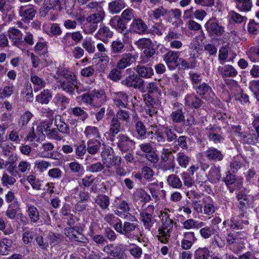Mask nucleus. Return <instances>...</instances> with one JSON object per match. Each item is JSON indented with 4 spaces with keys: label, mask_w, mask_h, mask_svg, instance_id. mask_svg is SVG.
I'll return each instance as SVG.
<instances>
[{
    "label": "nucleus",
    "mask_w": 259,
    "mask_h": 259,
    "mask_svg": "<svg viewBox=\"0 0 259 259\" xmlns=\"http://www.w3.org/2000/svg\"><path fill=\"white\" fill-rule=\"evenodd\" d=\"M113 227L117 232L124 235L127 239L134 240L137 238L135 231L139 229V225L134 222L125 221L122 223L119 220L113 225Z\"/></svg>",
    "instance_id": "f257e3e1"
},
{
    "label": "nucleus",
    "mask_w": 259,
    "mask_h": 259,
    "mask_svg": "<svg viewBox=\"0 0 259 259\" xmlns=\"http://www.w3.org/2000/svg\"><path fill=\"white\" fill-rule=\"evenodd\" d=\"M154 134L159 143H163L166 141L170 143L176 142L177 139V136L172 126L167 125H163L161 128L157 129Z\"/></svg>",
    "instance_id": "f03ea898"
},
{
    "label": "nucleus",
    "mask_w": 259,
    "mask_h": 259,
    "mask_svg": "<svg viewBox=\"0 0 259 259\" xmlns=\"http://www.w3.org/2000/svg\"><path fill=\"white\" fill-rule=\"evenodd\" d=\"M176 166L175 156L173 152L163 148L161 152L160 167L164 171L174 170Z\"/></svg>",
    "instance_id": "7ed1b4c3"
},
{
    "label": "nucleus",
    "mask_w": 259,
    "mask_h": 259,
    "mask_svg": "<svg viewBox=\"0 0 259 259\" xmlns=\"http://www.w3.org/2000/svg\"><path fill=\"white\" fill-rule=\"evenodd\" d=\"M204 26L208 35L212 38L221 36L225 32L224 27L220 24L219 21L214 17L209 19Z\"/></svg>",
    "instance_id": "20e7f679"
},
{
    "label": "nucleus",
    "mask_w": 259,
    "mask_h": 259,
    "mask_svg": "<svg viewBox=\"0 0 259 259\" xmlns=\"http://www.w3.org/2000/svg\"><path fill=\"white\" fill-rule=\"evenodd\" d=\"M117 139V147L122 153L132 151L135 149V142L126 135L120 134Z\"/></svg>",
    "instance_id": "39448f33"
},
{
    "label": "nucleus",
    "mask_w": 259,
    "mask_h": 259,
    "mask_svg": "<svg viewBox=\"0 0 259 259\" xmlns=\"http://www.w3.org/2000/svg\"><path fill=\"white\" fill-rule=\"evenodd\" d=\"M154 206L153 205H149L146 209L140 212V217L141 222L146 229L150 230L155 222L153 212Z\"/></svg>",
    "instance_id": "423d86ee"
},
{
    "label": "nucleus",
    "mask_w": 259,
    "mask_h": 259,
    "mask_svg": "<svg viewBox=\"0 0 259 259\" xmlns=\"http://www.w3.org/2000/svg\"><path fill=\"white\" fill-rule=\"evenodd\" d=\"M135 44L138 49L144 50V54L147 58L152 57L155 53L154 45L150 38H140L135 42Z\"/></svg>",
    "instance_id": "0eeeda50"
},
{
    "label": "nucleus",
    "mask_w": 259,
    "mask_h": 259,
    "mask_svg": "<svg viewBox=\"0 0 259 259\" xmlns=\"http://www.w3.org/2000/svg\"><path fill=\"white\" fill-rule=\"evenodd\" d=\"M144 80L138 77L134 72L122 79L121 83L127 88L141 90L144 85Z\"/></svg>",
    "instance_id": "6e6552de"
},
{
    "label": "nucleus",
    "mask_w": 259,
    "mask_h": 259,
    "mask_svg": "<svg viewBox=\"0 0 259 259\" xmlns=\"http://www.w3.org/2000/svg\"><path fill=\"white\" fill-rule=\"evenodd\" d=\"M130 210V207L128 203L125 200H120L117 204L115 213L120 217L127 219L130 221H136V217L128 212Z\"/></svg>",
    "instance_id": "1a4fd4ad"
},
{
    "label": "nucleus",
    "mask_w": 259,
    "mask_h": 259,
    "mask_svg": "<svg viewBox=\"0 0 259 259\" xmlns=\"http://www.w3.org/2000/svg\"><path fill=\"white\" fill-rule=\"evenodd\" d=\"M174 222L162 223L161 226L158 230L157 237L159 241L163 243H167L173 228Z\"/></svg>",
    "instance_id": "9d476101"
},
{
    "label": "nucleus",
    "mask_w": 259,
    "mask_h": 259,
    "mask_svg": "<svg viewBox=\"0 0 259 259\" xmlns=\"http://www.w3.org/2000/svg\"><path fill=\"white\" fill-rule=\"evenodd\" d=\"M109 25L114 28L118 33H121L124 36H126L129 33V30L127 28V22L119 16H115L111 18L109 23Z\"/></svg>",
    "instance_id": "9b49d317"
},
{
    "label": "nucleus",
    "mask_w": 259,
    "mask_h": 259,
    "mask_svg": "<svg viewBox=\"0 0 259 259\" xmlns=\"http://www.w3.org/2000/svg\"><path fill=\"white\" fill-rule=\"evenodd\" d=\"M18 13L24 22L29 23L34 18L36 10L32 5L22 6L19 7Z\"/></svg>",
    "instance_id": "f8f14e48"
},
{
    "label": "nucleus",
    "mask_w": 259,
    "mask_h": 259,
    "mask_svg": "<svg viewBox=\"0 0 259 259\" xmlns=\"http://www.w3.org/2000/svg\"><path fill=\"white\" fill-rule=\"evenodd\" d=\"M183 105L178 102L173 104L172 111L170 115V119L175 123H180L185 121Z\"/></svg>",
    "instance_id": "ddd939ff"
},
{
    "label": "nucleus",
    "mask_w": 259,
    "mask_h": 259,
    "mask_svg": "<svg viewBox=\"0 0 259 259\" xmlns=\"http://www.w3.org/2000/svg\"><path fill=\"white\" fill-rule=\"evenodd\" d=\"M195 89L197 94L208 101H211L215 97L211 88L205 82L196 86Z\"/></svg>",
    "instance_id": "4468645a"
},
{
    "label": "nucleus",
    "mask_w": 259,
    "mask_h": 259,
    "mask_svg": "<svg viewBox=\"0 0 259 259\" xmlns=\"http://www.w3.org/2000/svg\"><path fill=\"white\" fill-rule=\"evenodd\" d=\"M137 58L138 55L135 53L123 54L117 62L116 67L119 69H123L135 62Z\"/></svg>",
    "instance_id": "2eb2a0df"
},
{
    "label": "nucleus",
    "mask_w": 259,
    "mask_h": 259,
    "mask_svg": "<svg viewBox=\"0 0 259 259\" xmlns=\"http://www.w3.org/2000/svg\"><path fill=\"white\" fill-rule=\"evenodd\" d=\"M113 36V32L104 24L100 25V27L95 35V37L105 44H108L109 39Z\"/></svg>",
    "instance_id": "dca6fc26"
},
{
    "label": "nucleus",
    "mask_w": 259,
    "mask_h": 259,
    "mask_svg": "<svg viewBox=\"0 0 259 259\" xmlns=\"http://www.w3.org/2000/svg\"><path fill=\"white\" fill-rule=\"evenodd\" d=\"M179 52L169 51L163 56L167 67L169 70H174L178 67Z\"/></svg>",
    "instance_id": "f3484780"
},
{
    "label": "nucleus",
    "mask_w": 259,
    "mask_h": 259,
    "mask_svg": "<svg viewBox=\"0 0 259 259\" xmlns=\"http://www.w3.org/2000/svg\"><path fill=\"white\" fill-rule=\"evenodd\" d=\"M148 27L146 23L140 18L134 19L130 26L131 32L139 35L146 33Z\"/></svg>",
    "instance_id": "a211bd4d"
},
{
    "label": "nucleus",
    "mask_w": 259,
    "mask_h": 259,
    "mask_svg": "<svg viewBox=\"0 0 259 259\" xmlns=\"http://www.w3.org/2000/svg\"><path fill=\"white\" fill-rule=\"evenodd\" d=\"M143 99L145 103L144 110L146 114L150 117L156 115L157 113V110L155 106L156 102L154 99L149 94H144Z\"/></svg>",
    "instance_id": "6ab92c4d"
},
{
    "label": "nucleus",
    "mask_w": 259,
    "mask_h": 259,
    "mask_svg": "<svg viewBox=\"0 0 259 259\" xmlns=\"http://www.w3.org/2000/svg\"><path fill=\"white\" fill-rule=\"evenodd\" d=\"M60 1L61 0H45L44 5L40 12L41 16H46L52 9L61 11L62 10V7Z\"/></svg>",
    "instance_id": "aec40b11"
},
{
    "label": "nucleus",
    "mask_w": 259,
    "mask_h": 259,
    "mask_svg": "<svg viewBox=\"0 0 259 259\" xmlns=\"http://www.w3.org/2000/svg\"><path fill=\"white\" fill-rule=\"evenodd\" d=\"M180 36V34L170 31L168 32L164 39L166 42L169 43L170 48L179 50L183 47L182 42L181 40H178Z\"/></svg>",
    "instance_id": "412c9836"
},
{
    "label": "nucleus",
    "mask_w": 259,
    "mask_h": 259,
    "mask_svg": "<svg viewBox=\"0 0 259 259\" xmlns=\"http://www.w3.org/2000/svg\"><path fill=\"white\" fill-rule=\"evenodd\" d=\"M58 88L66 93L70 96L74 95L77 80H62L58 81Z\"/></svg>",
    "instance_id": "4be33fe9"
},
{
    "label": "nucleus",
    "mask_w": 259,
    "mask_h": 259,
    "mask_svg": "<svg viewBox=\"0 0 259 259\" xmlns=\"http://www.w3.org/2000/svg\"><path fill=\"white\" fill-rule=\"evenodd\" d=\"M203 156L205 157L208 160L214 162L221 161L224 158V155L221 151L214 147H209L206 151L202 153Z\"/></svg>",
    "instance_id": "5701e85b"
},
{
    "label": "nucleus",
    "mask_w": 259,
    "mask_h": 259,
    "mask_svg": "<svg viewBox=\"0 0 259 259\" xmlns=\"http://www.w3.org/2000/svg\"><path fill=\"white\" fill-rule=\"evenodd\" d=\"M125 50L124 42L119 39L113 40L110 44V54L112 57L119 56Z\"/></svg>",
    "instance_id": "b1692460"
},
{
    "label": "nucleus",
    "mask_w": 259,
    "mask_h": 259,
    "mask_svg": "<svg viewBox=\"0 0 259 259\" xmlns=\"http://www.w3.org/2000/svg\"><path fill=\"white\" fill-rule=\"evenodd\" d=\"M109 137L111 141L114 140L116 135L119 133L122 130L121 123L117 118L112 117L109 123Z\"/></svg>",
    "instance_id": "393cba45"
},
{
    "label": "nucleus",
    "mask_w": 259,
    "mask_h": 259,
    "mask_svg": "<svg viewBox=\"0 0 259 259\" xmlns=\"http://www.w3.org/2000/svg\"><path fill=\"white\" fill-rule=\"evenodd\" d=\"M64 232L67 237L75 241L84 242L87 239L82 234L75 230L74 228L72 227L64 229Z\"/></svg>",
    "instance_id": "a878e982"
},
{
    "label": "nucleus",
    "mask_w": 259,
    "mask_h": 259,
    "mask_svg": "<svg viewBox=\"0 0 259 259\" xmlns=\"http://www.w3.org/2000/svg\"><path fill=\"white\" fill-rule=\"evenodd\" d=\"M218 71L223 78L235 77L238 74L236 69L230 65L219 66Z\"/></svg>",
    "instance_id": "bb28decb"
},
{
    "label": "nucleus",
    "mask_w": 259,
    "mask_h": 259,
    "mask_svg": "<svg viewBox=\"0 0 259 259\" xmlns=\"http://www.w3.org/2000/svg\"><path fill=\"white\" fill-rule=\"evenodd\" d=\"M135 70L136 71L138 77L141 78H149L154 75L153 69L148 66L138 65L135 67Z\"/></svg>",
    "instance_id": "cd10ccee"
},
{
    "label": "nucleus",
    "mask_w": 259,
    "mask_h": 259,
    "mask_svg": "<svg viewBox=\"0 0 259 259\" xmlns=\"http://www.w3.org/2000/svg\"><path fill=\"white\" fill-rule=\"evenodd\" d=\"M17 159L16 155L11 154L9 157L8 160L6 161L5 164L4 163V167H7V171L12 176H16L18 174V171L16 170V165L15 164Z\"/></svg>",
    "instance_id": "c85d7f7f"
},
{
    "label": "nucleus",
    "mask_w": 259,
    "mask_h": 259,
    "mask_svg": "<svg viewBox=\"0 0 259 259\" xmlns=\"http://www.w3.org/2000/svg\"><path fill=\"white\" fill-rule=\"evenodd\" d=\"M151 199V196L143 189H139L134 193L135 201H139L143 206L150 202Z\"/></svg>",
    "instance_id": "c756f323"
},
{
    "label": "nucleus",
    "mask_w": 259,
    "mask_h": 259,
    "mask_svg": "<svg viewBox=\"0 0 259 259\" xmlns=\"http://www.w3.org/2000/svg\"><path fill=\"white\" fill-rule=\"evenodd\" d=\"M185 100L186 105L195 109L200 108L203 104L202 100L193 94L187 95Z\"/></svg>",
    "instance_id": "7c9ffc66"
},
{
    "label": "nucleus",
    "mask_w": 259,
    "mask_h": 259,
    "mask_svg": "<svg viewBox=\"0 0 259 259\" xmlns=\"http://www.w3.org/2000/svg\"><path fill=\"white\" fill-rule=\"evenodd\" d=\"M8 33L9 38L13 41L14 45L18 46L22 44V33L20 30L13 27L9 29Z\"/></svg>",
    "instance_id": "2f4dec72"
},
{
    "label": "nucleus",
    "mask_w": 259,
    "mask_h": 259,
    "mask_svg": "<svg viewBox=\"0 0 259 259\" xmlns=\"http://www.w3.org/2000/svg\"><path fill=\"white\" fill-rule=\"evenodd\" d=\"M105 16V12L103 9L97 10L92 14L86 18V21L88 23H94L98 24L102 22Z\"/></svg>",
    "instance_id": "473e14b6"
},
{
    "label": "nucleus",
    "mask_w": 259,
    "mask_h": 259,
    "mask_svg": "<svg viewBox=\"0 0 259 259\" xmlns=\"http://www.w3.org/2000/svg\"><path fill=\"white\" fill-rule=\"evenodd\" d=\"M94 106H99L103 104L107 100L105 93L103 90H94L92 91Z\"/></svg>",
    "instance_id": "72a5a7b5"
},
{
    "label": "nucleus",
    "mask_w": 259,
    "mask_h": 259,
    "mask_svg": "<svg viewBox=\"0 0 259 259\" xmlns=\"http://www.w3.org/2000/svg\"><path fill=\"white\" fill-rule=\"evenodd\" d=\"M125 7L124 0H114L108 4V10L112 14L119 13Z\"/></svg>",
    "instance_id": "f704fd0d"
},
{
    "label": "nucleus",
    "mask_w": 259,
    "mask_h": 259,
    "mask_svg": "<svg viewBox=\"0 0 259 259\" xmlns=\"http://www.w3.org/2000/svg\"><path fill=\"white\" fill-rule=\"evenodd\" d=\"M69 114L74 117H77L78 120L84 122L88 117V113L80 107L71 108L69 111Z\"/></svg>",
    "instance_id": "c9c22d12"
},
{
    "label": "nucleus",
    "mask_w": 259,
    "mask_h": 259,
    "mask_svg": "<svg viewBox=\"0 0 259 259\" xmlns=\"http://www.w3.org/2000/svg\"><path fill=\"white\" fill-rule=\"evenodd\" d=\"M71 39L75 42L76 44L79 43L83 39V36L81 33L79 31H74L71 33H66L63 36L62 42L64 45H68V40Z\"/></svg>",
    "instance_id": "e433bc0d"
},
{
    "label": "nucleus",
    "mask_w": 259,
    "mask_h": 259,
    "mask_svg": "<svg viewBox=\"0 0 259 259\" xmlns=\"http://www.w3.org/2000/svg\"><path fill=\"white\" fill-rule=\"evenodd\" d=\"M101 142L98 140L91 139L87 142V151L92 155L96 154L100 150Z\"/></svg>",
    "instance_id": "4c0bfd02"
},
{
    "label": "nucleus",
    "mask_w": 259,
    "mask_h": 259,
    "mask_svg": "<svg viewBox=\"0 0 259 259\" xmlns=\"http://www.w3.org/2000/svg\"><path fill=\"white\" fill-rule=\"evenodd\" d=\"M27 212L31 223H36L39 220V213L37 208L31 205H27Z\"/></svg>",
    "instance_id": "58836bf2"
},
{
    "label": "nucleus",
    "mask_w": 259,
    "mask_h": 259,
    "mask_svg": "<svg viewBox=\"0 0 259 259\" xmlns=\"http://www.w3.org/2000/svg\"><path fill=\"white\" fill-rule=\"evenodd\" d=\"M135 127L139 137L141 139L145 138L147 134V129L144 123L141 121H137L135 122ZM147 134L148 136L154 134L153 132H148Z\"/></svg>",
    "instance_id": "ea45409f"
},
{
    "label": "nucleus",
    "mask_w": 259,
    "mask_h": 259,
    "mask_svg": "<svg viewBox=\"0 0 259 259\" xmlns=\"http://www.w3.org/2000/svg\"><path fill=\"white\" fill-rule=\"evenodd\" d=\"M221 177L220 167L212 166L208 175V180L212 183H217L220 180Z\"/></svg>",
    "instance_id": "a19ab883"
},
{
    "label": "nucleus",
    "mask_w": 259,
    "mask_h": 259,
    "mask_svg": "<svg viewBox=\"0 0 259 259\" xmlns=\"http://www.w3.org/2000/svg\"><path fill=\"white\" fill-rule=\"evenodd\" d=\"M51 92L49 90H44L36 97V101L41 104H48L52 99Z\"/></svg>",
    "instance_id": "79ce46f5"
},
{
    "label": "nucleus",
    "mask_w": 259,
    "mask_h": 259,
    "mask_svg": "<svg viewBox=\"0 0 259 259\" xmlns=\"http://www.w3.org/2000/svg\"><path fill=\"white\" fill-rule=\"evenodd\" d=\"M204 226V223L203 222L195 221L192 219H188L183 223V227L187 230L199 229Z\"/></svg>",
    "instance_id": "37998d69"
},
{
    "label": "nucleus",
    "mask_w": 259,
    "mask_h": 259,
    "mask_svg": "<svg viewBox=\"0 0 259 259\" xmlns=\"http://www.w3.org/2000/svg\"><path fill=\"white\" fill-rule=\"evenodd\" d=\"M55 103L60 106L61 109H64L70 103V99L65 95L58 93L54 97Z\"/></svg>",
    "instance_id": "c03bdc74"
},
{
    "label": "nucleus",
    "mask_w": 259,
    "mask_h": 259,
    "mask_svg": "<svg viewBox=\"0 0 259 259\" xmlns=\"http://www.w3.org/2000/svg\"><path fill=\"white\" fill-rule=\"evenodd\" d=\"M46 128L45 129V132L48 138L56 141H61L62 138L61 135H59V131L57 128H50V125L47 124Z\"/></svg>",
    "instance_id": "a18cd8bd"
},
{
    "label": "nucleus",
    "mask_w": 259,
    "mask_h": 259,
    "mask_svg": "<svg viewBox=\"0 0 259 259\" xmlns=\"http://www.w3.org/2000/svg\"><path fill=\"white\" fill-rule=\"evenodd\" d=\"M236 8L241 12H248L252 8L251 0H235Z\"/></svg>",
    "instance_id": "49530a36"
},
{
    "label": "nucleus",
    "mask_w": 259,
    "mask_h": 259,
    "mask_svg": "<svg viewBox=\"0 0 259 259\" xmlns=\"http://www.w3.org/2000/svg\"><path fill=\"white\" fill-rule=\"evenodd\" d=\"M113 256L114 257H116L118 259H123L126 257V255L125 253L126 248L123 244H118L115 246L113 245Z\"/></svg>",
    "instance_id": "de8ad7c7"
},
{
    "label": "nucleus",
    "mask_w": 259,
    "mask_h": 259,
    "mask_svg": "<svg viewBox=\"0 0 259 259\" xmlns=\"http://www.w3.org/2000/svg\"><path fill=\"white\" fill-rule=\"evenodd\" d=\"M179 165L183 168H186L189 164L190 157L183 152H178L176 157Z\"/></svg>",
    "instance_id": "09e8293b"
},
{
    "label": "nucleus",
    "mask_w": 259,
    "mask_h": 259,
    "mask_svg": "<svg viewBox=\"0 0 259 259\" xmlns=\"http://www.w3.org/2000/svg\"><path fill=\"white\" fill-rule=\"evenodd\" d=\"M210 251L207 248H199L194 253V259H209Z\"/></svg>",
    "instance_id": "8fccbe9b"
},
{
    "label": "nucleus",
    "mask_w": 259,
    "mask_h": 259,
    "mask_svg": "<svg viewBox=\"0 0 259 259\" xmlns=\"http://www.w3.org/2000/svg\"><path fill=\"white\" fill-rule=\"evenodd\" d=\"M168 184L175 189H180L182 187V183L178 176L170 175L167 178Z\"/></svg>",
    "instance_id": "3c124183"
},
{
    "label": "nucleus",
    "mask_w": 259,
    "mask_h": 259,
    "mask_svg": "<svg viewBox=\"0 0 259 259\" xmlns=\"http://www.w3.org/2000/svg\"><path fill=\"white\" fill-rule=\"evenodd\" d=\"M30 80L33 84L37 87L36 88H34L35 91L44 88L46 84L44 79L33 73H31Z\"/></svg>",
    "instance_id": "603ef678"
},
{
    "label": "nucleus",
    "mask_w": 259,
    "mask_h": 259,
    "mask_svg": "<svg viewBox=\"0 0 259 259\" xmlns=\"http://www.w3.org/2000/svg\"><path fill=\"white\" fill-rule=\"evenodd\" d=\"M147 188L149 190L152 197L155 199V201L159 200V190L158 189V185L156 183H151L148 184Z\"/></svg>",
    "instance_id": "864d4df0"
},
{
    "label": "nucleus",
    "mask_w": 259,
    "mask_h": 259,
    "mask_svg": "<svg viewBox=\"0 0 259 259\" xmlns=\"http://www.w3.org/2000/svg\"><path fill=\"white\" fill-rule=\"evenodd\" d=\"M33 115L29 111H26L20 117L18 121V124L21 128L27 125Z\"/></svg>",
    "instance_id": "5fc2aeb1"
},
{
    "label": "nucleus",
    "mask_w": 259,
    "mask_h": 259,
    "mask_svg": "<svg viewBox=\"0 0 259 259\" xmlns=\"http://www.w3.org/2000/svg\"><path fill=\"white\" fill-rule=\"evenodd\" d=\"M85 136L88 138H100V133L97 127L92 126L86 127L84 132Z\"/></svg>",
    "instance_id": "6e6d98bb"
},
{
    "label": "nucleus",
    "mask_w": 259,
    "mask_h": 259,
    "mask_svg": "<svg viewBox=\"0 0 259 259\" xmlns=\"http://www.w3.org/2000/svg\"><path fill=\"white\" fill-rule=\"evenodd\" d=\"M118 157L116 156L115 154H112L110 157L103 160L104 164L105 165L107 168H110L112 166L119 165L120 163L121 157H119L118 160Z\"/></svg>",
    "instance_id": "4d7b16f0"
},
{
    "label": "nucleus",
    "mask_w": 259,
    "mask_h": 259,
    "mask_svg": "<svg viewBox=\"0 0 259 259\" xmlns=\"http://www.w3.org/2000/svg\"><path fill=\"white\" fill-rule=\"evenodd\" d=\"M258 139V137L255 134H246L245 133L240 141L243 144L253 145L257 143Z\"/></svg>",
    "instance_id": "13d9d810"
},
{
    "label": "nucleus",
    "mask_w": 259,
    "mask_h": 259,
    "mask_svg": "<svg viewBox=\"0 0 259 259\" xmlns=\"http://www.w3.org/2000/svg\"><path fill=\"white\" fill-rule=\"evenodd\" d=\"M248 224L247 219L245 218L244 219L237 218L231 220L230 226L232 228L235 229H242L244 225Z\"/></svg>",
    "instance_id": "bf43d9fd"
},
{
    "label": "nucleus",
    "mask_w": 259,
    "mask_h": 259,
    "mask_svg": "<svg viewBox=\"0 0 259 259\" xmlns=\"http://www.w3.org/2000/svg\"><path fill=\"white\" fill-rule=\"evenodd\" d=\"M18 207L19 204L17 201H15L14 203L10 204L6 211V216L10 219H14L16 218Z\"/></svg>",
    "instance_id": "052dcab7"
},
{
    "label": "nucleus",
    "mask_w": 259,
    "mask_h": 259,
    "mask_svg": "<svg viewBox=\"0 0 259 259\" xmlns=\"http://www.w3.org/2000/svg\"><path fill=\"white\" fill-rule=\"evenodd\" d=\"M237 199L239 201L238 206L240 210H244L249 204L248 197L244 194L239 193L237 195Z\"/></svg>",
    "instance_id": "680f3d73"
},
{
    "label": "nucleus",
    "mask_w": 259,
    "mask_h": 259,
    "mask_svg": "<svg viewBox=\"0 0 259 259\" xmlns=\"http://www.w3.org/2000/svg\"><path fill=\"white\" fill-rule=\"evenodd\" d=\"M247 55L251 61H259V46L251 47L248 51Z\"/></svg>",
    "instance_id": "e2e57ef3"
},
{
    "label": "nucleus",
    "mask_w": 259,
    "mask_h": 259,
    "mask_svg": "<svg viewBox=\"0 0 259 259\" xmlns=\"http://www.w3.org/2000/svg\"><path fill=\"white\" fill-rule=\"evenodd\" d=\"M58 73L65 79V80H77L76 75L73 72L67 69H61L59 70Z\"/></svg>",
    "instance_id": "0e129e2a"
},
{
    "label": "nucleus",
    "mask_w": 259,
    "mask_h": 259,
    "mask_svg": "<svg viewBox=\"0 0 259 259\" xmlns=\"http://www.w3.org/2000/svg\"><path fill=\"white\" fill-rule=\"evenodd\" d=\"M130 113L128 111L123 110L122 109H119L116 113L115 118H117L118 120L122 121L123 122H128Z\"/></svg>",
    "instance_id": "69168bd1"
},
{
    "label": "nucleus",
    "mask_w": 259,
    "mask_h": 259,
    "mask_svg": "<svg viewBox=\"0 0 259 259\" xmlns=\"http://www.w3.org/2000/svg\"><path fill=\"white\" fill-rule=\"evenodd\" d=\"M14 176H9L8 174L4 172L1 179L2 184L4 186L8 187L9 185H13L16 182Z\"/></svg>",
    "instance_id": "338daca9"
},
{
    "label": "nucleus",
    "mask_w": 259,
    "mask_h": 259,
    "mask_svg": "<svg viewBox=\"0 0 259 259\" xmlns=\"http://www.w3.org/2000/svg\"><path fill=\"white\" fill-rule=\"evenodd\" d=\"M27 180L34 189L37 190L41 189L42 186L41 181L37 179L34 176H28L27 178Z\"/></svg>",
    "instance_id": "774afa93"
}]
</instances>
